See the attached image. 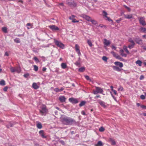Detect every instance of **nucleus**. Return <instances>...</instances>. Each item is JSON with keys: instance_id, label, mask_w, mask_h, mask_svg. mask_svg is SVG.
<instances>
[{"instance_id": "49530a36", "label": "nucleus", "mask_w": 146, "mask_h": 146, "mask_svg": "<svg viewBox=\"0 0 146 146\" xmlns=\"http://www.w3.org/2000/svg\"><path fill=\"white\" fill-rule=\"evenodd\" d=\"M103 13L104 14V15L105 16V17L107 16V15L108 14L106 12L104 11H103Z\"/></svg>"}, {"instance_id": "dca6fc26", "label": "nucleus", "mask_w": 146, "mask_h": 146, "mask_svg": "<svg viewBox=\"0 0 146 146\" xmlns=\"http://www.w3.org/2000/svg\"><path fill=\"white\" fill-rule=\"evenodd\" d=\"M104 43L106 46H108L110 45V42L106 39H104Z\"/></svg>"}, {"instance_id": "f704fd0d", "label": "nucleus", "mask_w": 146, "mask_h": 146, "mask_svg": "<svg viewBox=\"0 0 146 146\" xmlns=\"http://www.w3.org/2000/svg\"><path fill=\"white\" fill-rule=\"evenodd\" d=\"M123 88L121 86H120L118 89V91H123Z\"/></svg>"}, {"instance_id": "9b49d317", "label": "nucleus", "mask_w": 146, "mask_h": 146, "mask_svg": "<svg viewBox=\"0 0 146 146\" xmlns=\"http://www.w3.org/2000/svg\"><path fill=\"white\" fill-rule=\"evenodd\" d=\"M48 27L53 31L58 30L59 29L58 27L54 25L49 26Z\"/></svg>"}, {"instance_id": "2f4dec72", "label": "nucleus", "mask_w": 146, "mask_h": 146, "mask_svg": "<svg viewBox=\"0 0 146 146\" xmlns=\"http://www.w3.org/2000/svg\"><path fill=\"white\" fill-rule=\"evenodd\" d=\"M128 41L129 42H130L131 44H135V43L134 42L133 40L131 38H129L128 40Z\"/></svg>"}, {"instance_id": "a19ab883", "label": "nucleus", "mask_w": 146, "mask_h": 146, "mask_svg": "<svg viewBox=\"0 0 146 146\" xmlns=\"http://www.w3.org/2000/svg\"><path fill=\"white\" fill-rule=\"evenodd\" d=\"M34 70L35 71H37L38 69V67L36 65H34L33 66Z\"/></svg>"}, {"instance_id": "0eeeda50", "label": "nucleus", "mask_w": 146, "mask_h": 146, "mask_svg": "<svg viewBox=\"0 0 146 146\" xmlns=\"http://www.w3.org/2000/svg\"><path fill=\"white\" fill-rule=\"evenodd\" d=\"M10 69L11 72H16L19 73L21 71V68L19 67H15V68L11 67Z\"/></svg>"}, {"instance_id": "f03ea898", "label": "nucleus", "mask_w": 146, "mask_h": 146, "mask_svg": "<svg viewBox=\"0 0 146 146\" xmlns=\"http://www.w3.org/2000/svg\"><path fill=\"white\" fill-rule=\"evenodd\" d=\"M39 110L40 113L42 115L45 116L48 112V110L44 105L42 106Z\"/></svg>"}, {"instance_id": "cd10ccee", "label": "nucleus", "mask_w": 146, "mask_h": 146, "mask_svg": "<svg viewBox=\"0 0 146 146\" xmlns=\"http://www.w3.org/2000/svg\"><path fill=\"white\" fill-rule=\"evenodd\" d=\"M123 49L127 54H129V52L127 50V48L126 46H123Z\"/></svg>"}, {"instance_id": "13d9d810", "label": "nucleus", "mask_w": 146, "mask_h": 146, "mask_svg": "<svg viewBox=\"0 0 146 146\" xmlns=\"http://www.w3.org/2000/svg\"><path fill=\"white\" fill-rule=\"evenodd\" d=\"M107 18V20H108V21H112V20L110 18L108 17H107V16L106 17Z\"/></svg>"}, {"instance_id": "bf43d9fd", "label": "nucleus", "mask_w": 146, "mask_h": 146, "mask_svg": "<svg viewBox=\"0 0 146 146\" xmlns=\"http://www.w3.org/2000/svg\"><path fill=\"white\" fill-rule=\"evenodd\" d=\"M8 89V87L7 86L5 87L3 89V90L4 91H6Z\"/></svg>"}, {"instance_id": "c9c22d12", "label": "nucleus", "mask_w": 146, "mask_h": 146, "mask_svg": "<svg viewBox=\"0 0 146 146\" xmlns=\"http://www.w3.org/2000/svg\"><path fill=\"white\" fill-rule=\"evenodd\" d=\"M5 82L4 80H1L0 82V85L2 86H4L5 85Z\"/></svg>"}, {"instance_id": "72a5a7b5", "label": "nucleus", "mask_w": 146, "mask_h": 146, "mask_svg": "<svg viewBox=\"0 0 146 146\" xmlns=\"http://www.w3.org/2000/svg\"><path fill=\"white\" fill-rule=\"evenodd\" d=\"M14 41H15V42L17 43H19L20 42L19 39L18 38H15L14 40Z\"/></svg>"}, {"instance_id": "2eb2a0df", "label": "nucleus", "mask_w": 146, "mask_h": 146, "mask_svg": "<svg viewBox=\"0 0 146 146\" xmlns=\"http://www.w3.org/2000/svg\"><path fill=\"white\" fill-rule=\"evenodd\" d=\"M109 141L111 142V144L112 145H115L116 144V142L115 140L112 138H109Z\"/></svg>"}, {"instance_id": "338daca9", "label": "nucleus", "mask_w": 146, "mask_h": 146, "mask_svg": "<svg viewBox=\"0 0 146 146\" xmlns=\"http://www.w3.org/2000/svg\"><path fill=\"white\" fill-rule=\"evenodd\" d=\"M98 98H100V95L96 96L95 97H94V98L96 99Z\"/></svg>"}, {"instance_id": "0e129e2a", "label": "nucleus", "mask_w": 146, "mask_h": 146, "mask_svg": "<svg viewBox=\"0 0 146 146\" xmlns=\"http://www.w3.org/2000/svg\"><path fill=\"white\" fill-rule=\"evenodd\" d=\"M81 113L83 115H86V114H85V112L84 111H82L81 112Z\"/></svg>"}, {"instance_id": "e2e57ef3", "label": "nucleus", "mask_w": 146, "mask_h": 146, "mask_svg": "<svg viewBox=\"0 0 146 146\" xmlns=\"http://www.w3.org/2000/svg\"><path fill=\"white\" fill-rule=\"evenodd\" d=\"M121 19H118V20H117L116 21L117 22V23H119L120 22V21H121Z\"/></svg>"}, {"instance_id": "e433bc0d", "label": "nucleus", "mask_w": 146, "mask_h": 146, "mask_svg": "<svg viewBox=\"0 0 146 146\" xmlns=\"http://www.w3.org/2000/svg\"><path fill=\"white\" fill-rule=\"evenodd\" d=\"M135 45V44H131L129 45L128 47L130 49L134 47Z\"/></svg>"}, {"instance_id": "603ef678", "label": "nucleus", "mask_w": 146, "mask_h": 146, "mask_svg": "<svg viewBox=\"0 0 146 146\" xmlns=\"http://www.w3.org/2000/svg\"><path fill=\"white\" fill-rule=\"evenodd\" d=\"M124 7H125V8H126V9H127V10H128L129 11H130V10H131V9H130L127 7V6H126V5H123Z\"/></svg>"}, {"instance_id": "6e6d98bb", "label": "nucleus", "mask_w": 146, "mask_h": 146, "mask_svg": "<svg viewBox=\"0 0 146 146\" xmlns=\"http://www.w3.org/2000/svg\"><path fill=\"white\" fill-rule=\"evenodd\" d=\"M76 19H73L72 20V22L73 23H78L79 22L78 21H76Z\"/></svg>"}, {"instance_id": "ea45409f", "label": "nucleus", "mask_w": 146, "mask_h": 146, "mask_svg": "<svg viewBox=\"0 0 146 146\" xmlns=\"http://www.w3.org/2000/svg\"><path fill=\"white\" fill-rule=\"evenodd\" d=\"M87 42L88 45L90 47H91L92 46V42L90 40H88L87 41Z\"/></svg>"}, {"instance_id": "4be33fe9", "label": "nucleus", "mask_w": 146, "mask_h": 146, "mask_svg": "<svg viewBox=\"0 0 146 146\" xmlns=\"http://www.w3.org/2000/svg\"><path fill=\"white\" fill-rule=\"evenodd\" d=\"M100 104L104 108H105L106 107V106L105 105V103L104 102L100 101L99 102Z\"/></svg>"}, {"instance_id": "58836bf2", "label": "nucleus", "mask_w": 146, "mask_h": 146, "mask_svg": "<svg viewBox=\"0 0 146 146\" xmlns=\"http://www.w3.org/2000/svg\"><path fill=\"white\" fill-rule=\"evenodd\" d=\"M90 21H91L93 24L94 25H95L97 23L96 21L92 19H91Z\"/></svg>"}, {"instance_id": "a878e982", "label": "nucleus", "mask_w": 146, "mask_h": 146, "mask_svg": "<svg viewBox=\"0 0 146 146\" xmlns=\"http://www.w3.org/2000/svg\"><path fill=\"white\" fill-rule=\"evenodd\" d=\"M36 127L38 129H41L42 127L41 123L40 122H38L36 124Z\"/></svg>"}, {"instance_id": "5fc2aeb1", "label": "nucleus", "mask_w": 146, "mask_h": 146, "mask_svg": "<svg viewBox=\"0 0 146 146\" xmlns=\"http://www.w3.org/2000/svg\"><path fill=\"white\" fill-rule=\"evenodd\" d=\"M59 142L63 145H64L65 144V143L64 141L63 140H60Z\"/></svg>"}, {"instance_id": "79ce46f5", "label": "nucleus", "mask_w": 146, "mask_h": 146, "mask_svg": "<svg viewBox=\"0 0 146 146\" xmlns=\"http://www.w3.org/2000/svg\"><path fill=\"white\" fill-rule=\"evenodd\" d=\"M105 130L104 128L103 127H101L99 129V131L100 132H103Z\"/></svg>"}, {"instance_id": "473e14b6", "label": "nucleus", "mask_w": 146, "mask_h": 146, "mask_svg": "<svg viewBox=\"0 0 146 146\" xmlns=\"http://www.w3.org/2000/svg\"><path fill=\"white\" fill-rule=\"evenodd\" d=\"M85 69V68L84 67H82L79 68L78 69V71L81 72H83L84 71Z\"/></svg>"}, {"instance_id": "09e8293b", "label": "nucleus", "mask_w": 146, "mask_h": 146, "mask_svg": "<svg viewBox=\"0 0 146 146\" xmlns=\"http://www.w3.org/2000/svg\"><path fill=\"white\" fill-rule=\"evenodd\" d=\"M29 76V73L25 74L24 75V76L25 78H27Z\"/></svg>"}, {"instance_id": "f3484780", "label": "nucleus", "mask_w": 146, "mask_h": 146, "mask_svg": "<svg viewBox=\"0 0 146 146\" xmlns=\"http://www.w3.org/2000/svg\"><path fill=\"white\" fill-rule=\"evenodd\" d=\"M115 65L118 66L120 68H122L123 66V65L122 63L119 62H115L114 63Z\"/></svg>"}, {"instance_id": "680f3d73", "label": "nucleus", "mask_w": 146, "mask_h": 146, "mask_svg": "<svg viewBox=\"0 0 146 146\" xmlns=\"http://www.w3.org/2000/svg\"><path fill=\"white\" fill-rule=\"evenodd\" d=\"M111 48L112 49H114L115 50L116 48V47L113 45L111 46Z\"/></svg>"}, {"instance_id": "4d7b16f0", "label": "nucleus", "mask_w": 146, "mask_h": 146, "mask_svg": "<svg viewBox=\"0 0 146 146\" xmlns=\"http://www.w3.org/2000/svg\"><path fill=\"white\" fill-rule=\"evenodd\" d=\"M144 78V76L143 75H141L140 76L139 79L140 80H142Z\"/></svg>"}, {"instance_id": "4468645a", "label": "nucleus", "mask_w": 146, "mask_h": 146, "mask_svg": "<svg viewBox=\"0 0 146 146\" xmlns=\"http://www.w3.org/2000/svg\"><path fill=\"white\" fill-rule=\"evenodd\" d=\"M134 40L138 44H141L142 43V40L138 37L135 38Z\"/></svg>"}, {"instance_id": "39448f33", "label": "nucleus", "mask_w": 146, "mask_h": 146, "mask_svg": "<svg viewBox=\"0 0 146 146\" xmlns=\"http://www.w3.org/2000/svg\"><path fill=\"white\" fill-rule=\"evenodd\" d=\"M103 92L102 89L98 87H96V90L93 91V93L94 94H97L98 93L102 94Z\"/></svg>"}, {"instance_id": "de8ad7c7", "label": "nucleus", "mask_w": 146, "mask_h": 146, "mask_svg": "<svg viewBox=\"0 0 146 146\" xmlns=\"http://www.w3.org/2000/svg\"><path fill=\"white\" fill-rule=\"evenodd\" d=\"M54 91L56 92H60L59 89L58 88H56L54 89Z\"/></svg>"}, {"instance_id": "774afa93", "label": "nucleus", "mask_w": 146, "mask_h": 146, "mask_svg": "<svg viewBox=\"0 0 146 146\" xmlns=\"http://www.w3.org/2000/svg\"><path fill=\"white\" fill-rule=\"evenodd\" d=\"M64 90V88L63 87H61L60 89H59L60 92L63 91Z\"/></svg>"}, {"instance_id": "f257e3e1", "label": "nucleus", "mask_w": 146, "mask_h": 146, "mask_svg": "<svg viewBox=\"0 0 146 146\" xmlns=\"http://www.w3.org/2000/svg\"><path fill=\"white\" fill-rule=\"evenodd\" d=\"M62 124L66 125H72L76 123V121L74 119L64 115H62L60 118Z\"/></svg>"}, {"instance_id": "c756f323", "label": "nucleus", "mask_w": 146, "mask_h": 146, "mask_svg": "<svg viewBox=\"0 0 146 146\" xmlns=\"http://www.w3.org/2000/svg\"><path fill=\"white\" fill-rule=\"evenodd\" d=\"M103 145L101 141H99L98 142L96 146H101Z\"/></svg>"}, {"instance_id": "20e7f679", "label": "nucleus", "mask_w": 146, "mask_h": 146, "mask_svg": "<svg viewBox=\"0 0 146 146\" xmlns=\"http://www.w3.org/2000/svg\"><path fill=\"white\" fill-rule=\"evenodd\" d=\"M66 4L71 7H76L77 6V3L72 0H67Z\"/></svg>"}, {"instance_id": "bb28decb", "label": "nucleus", "mask_w": 146, "mask_h": 146, "mask_svg": "<svg viewBox=\"0 0 146 146\" xmlns=\"http://www.w3.org/2000/svg\"><path fill=\"white\" fill-rule=\"evenodd\" d=\"M140 30L142 32L146 33V28L141 27L140 28Z\"/></svg>"}, {"instance_id": "4c0bfd02", "label": "nucleus", "mask_w": 146, "mask_h": 146, "mask_svg": "<svg viewBox=\"0 0 146 146\" xmlns=\"http://www.w3.org/2000/svg\"><path fill=\"white\" fill-rule=\"evenodd\" d=\"M2 31L5 33H7V28L6 27H4L2 28Z\"/></svg>"}, {"instance_id": "a211bd4d", "label": "nucleus", "mask_w": 146, "mask_h": 146, "mask_svg": "<svg viewBox=\"0 0 146 146\" xmlns=\"http://www.w3.org/2000/svg\"><path fill=\"white\" fill-rule=\"evenodd\" d=\"M113 68L114 70L118 72H120L123 70L122 69L120 68L119 67L115 66H113Z\"/></svg>"}, {"instance_id": "8fccbe9b", "label": "nucleus", "mask_w": 146, "mask_h": 146, "mask_svg": "<svg viewBox=\"0 0 146 146\" xmlns=\"http://www.w3.org/2000/svg\"><path fill=\"white\" fill-rule=\"evenodd\" d=\"M140 98L142 100H144L145 99V96L144 95H142L140 96Z\"/></svg>"}, {"instance_id": "c85d7f7f", "label": "nucleus", "mask_w": 146, "mask_h": 146, "mask_svg": "<svg viewBox=\"0 0 146 146\" xmlns=\"http://www.w3.org/2000/svg\"><path fill=\"white\" fill-rule=\"evenodd\" d=\"M13 125V124L11 122H9L8 124L6 125V127L7 128H9L10 127H12Z\"/></svg>"}, {"instance_id": "f8f14e48", "label": "nucleus", "mask_w": 146, "mask_h": 146, "mask_svg": "<svg viewBox=\"0 0 146 146\" xmlns=\"http://www.w3.org/2000/svg\"><path fill=\"white\" fill-rule=\"evenodd\" d=\"M81 16L82 17L85 19L86 20L88 21H90L91 19V18L90 16L85 14H82Z\"/></svg>"}, {"instance_id": "c03bdc74", "label": "nucleus", "mask_w": 146, "mask_h": 146, "mask_svg": "<svg viewBox=\"0 0 146 146\" xmlns=\"http://www.w3.org/2000/svg\"><path fill=\"white\" fill-rule=\"evenodd\" d=\"M33 59L37 62H40L38 59L36 57H34Z\"/></svg>"}, {"instance_id": "412c9836", "label": "nucleus", "mask_w": 146, "mask_h": 146, "mask_svg": "<svg viewBox=\"0 0 146 146\" xmlns=\"http://www.w3.org/2000/svg\"><path fill=\"white\" fill-rule=\"evenodd\" d=\"M119 53L120 55L123 57H126L127 56V54L124 53V50L122 49H121L119 51Z\"/></svg>"}, {"instance_id": "423d86ee", "label": "nucleus", "mask_w": 146, "mask_h": 146, "mask_svg": "<svg viewBox=\"0 0 146 146\" xmlns=\"http://www.w3.org/2000/svg\"><path fill=\"white\" fill-rule=\"evenodd\" d=\"M139 23L140 24L143 26H145L146 25V23L145 20V18L144 17H140L138 18Z\"/></svg>"}, {"instance_id": "6e6552de", "label": "nucleus", "mask_w": 146, "mask_h": 146, "mask_svg": "<svg viewBox=\"0 0 146 146\" xmlns=\"http://www.w3.org/2000/svg\"><path fill=\"white\" fill-rule=\"evenodd\" d=\"M69 101L73 104H76L78 102V100L76 98H70L69 99Z\"/></svg>"}, {"instance_id": "6ab92c4d", "label": "nucleus", "mask_w": 146, "mask_h": 146, "mask_svg": "<svg viewBox=\"0 0 146 146\" xmlns=\"http://www.w3.org/2000/svg\"><path fill=\"white\" fill-rule=\"evenodd\" d=\"M59 99L61 102H63L65 101L66 98L64 96H60L59 98Z\"/></svg>"}, {"instance_id": "b1692460", "label": "nucleus", "mask_w": 146, "mask_h": 146, "mask_svg": "<svg viewBox=\"0 0 146 146\" xmlns=\"http://www.w3.org/2000/svg\"><path fill=\"white\" fill-rule=\"evenodd\" d=\"M61 66L62 68L65 69L67 67L66 64L65 63H61Z\"/></svg>"}, {"instance_id": "7ed1b4c3", "label": "nucleus", "mask_w": 146, "mask_h": 146, "mask_svg": "<svg viewBox=\"0 0 146 146\" xmlns=\"http://www.w3.org/2000/svg\"><path fill=\"white\" fill-rule=\"evenodd\" d=\"M54 42L57 46L61 48L64 49V45L60 41L58 40L55 39H54Z\"/></svg>"}, {"instance_id": "1a4fd4ad", "label": "nucleus", "mask_w": 146, "mask_h": 146, "mask_svg": "<svg viewBox=\"0 0 146 146\" xmlns=\"http://www.w3.org/2000/svg\"><path fill=\"white\" fill-rule=\"evenodd\" d=\"M111 54L113 55V56L116 58L119 59L120 60L122 61L123 58L121 57L119 55L117 54L115 52L113 51L111 52Z\"/></svg>"}, {"instance_id": "393cba45", "label": "nucleus", "mask_w": 146, "mask_h": 146, "mask_svg": "<svg viewBox=\"0 0 146 146\" xmlns=\"http://www.w3.org/2000/svg\"><path fill=\"white\" fill-rule=\"evenodd\" d=\"M135 63L138 64L139 66H141L142 65V62L140 60H138L136 61Z\"/></svg>"}, {"instance_id": "ddd939ff", "label": "nucleus", "mask_w": 146, "mask_h": 146, "mask_svg": "<svg viewBox=\"0 0 146 146\" xmlns=\"http://www.w3.org/2000/svg\"><path fill=\"white\" fill-rule=\"evenodd\" d=\"M39 134L42 138H46V136L45 135V134L44 132V131L43 130H40L39 132Z\"/></svg>"}, {"instance_id": "052dcab7", "label": "nucleus", "mask_w": 146, "mask_h": 146, "mask_svg": "<svg viewBox=\"0 0 146 146\" xmlns=\"http://www.w3.org/2000/svg\"><path fill=\"white\" fill-rule=\"evenodd\" d=\"M114 93V94H115V95H117V92L115 90H113V91H112Z\"/></svg>"}, {"instance_id": "69168bd1", "label": "nucleus", "mask_w": 146, "mask_h": 146, "mask_svg": "<svg viewBox=\"0 0 146 146\" xmlns=\"http://www.w3.org/2000/svg\"><path fill=\"white\" fill-rule=\"evenodd\" d=\"M59 5H61V6H62V7H63L64 6V4L63 3H60L59 4Z\"/></svg>"}, {"instance_id": "a18cd8bd", "label": "nucleus", "mask_w": 146, "mask_h": 146, "mask_svg": "<svg viewBox=\"0 0 146 146\" xmlns=\"http://www.w3.org/2000/svg\"><path fill=\"white\" fill-rule=\"evenodd\" d=\"M74 64L77 66H79L80 65V62L79 61H77L74 63Z\"/></svg>"}, {"instance_id": "3c124183", "label": "nucleus", "mask_w": 146, "mask_h": 146, "mask_svg": "<svg viewBox=\"0 0 146 146\" xmlns=\"http://www.w3.org/2000/svg\"><path fill=\"white\" fill-rule=\"evenodd\" d=\"M85 77L86 79L88 80H90L89 76L87 75H86L85 76Z\"/></svg>"}, {"instance_id": "7c9ffc66", "label": "nucleus", "mask_w": 146, "mask_h": 146, "mask_svg": "<svg viewBox=\"0 0 146 146\" xmlns=\"http://www.w3.org/2000/svg\"><path fill=\"white\" fill-rule=\"evenodd\" d=\"M86 103V102L84 101H82L79 104V106L80 107H82L84 106Z\"/></svg>"}, {"instance_id": "37998d69", "label": "nucleus", "mask_w": 146, "mask_h": 146, "mask_svg": "<svg viewBox=\"0 0 146 146\" xmlns=\"http://www.w3.org/2000/svg\"><path fill=\"white\" fill-rule=\"evenodd\" d=\"M108 58L106 56H103L102 57V59L105 62H107Z\"/></svg>"}, {"instance_id": "aec40b11", "label": "nucleus", "mask_w": 146, "mask_h": 146, "mask_svg": "<svg viewBox=\"0 0 146 146\" xmlns=\"http://www.w3.org/2000/svg\"><path fill=\"white\" fill-rule=\"evenodd\" d=\"M124 17L127 19H131L133 18V16L132 14L131 15H125L124 14Z\"/></svg>"}, {"instance_id": "5701e85b", "label": "nucleus", "mask_w": 146, "mask_h": 146, "mask_svg": "<svg viewBox=\"0 0 146 146\" xmlns=\"http://www.w3.org/2000/svg\"><path fill=\"white\" fill-rule=\"evenodd\" d=\"M33 87L35 89H37L39 88V86L36 83H34L32 84Z\"/></svg>"}, {"instance_id": "864d4df0", "label": "nucleus", "mask_w": 146, "mask_h": 146, "mask_svg": "<svg viewBox=\"0 0 146 146\" xmlns=\"http://www.w3.org/2000/svg\"><path fill=\"white\" fill-rule=\"evenodd\" d=\"M143 109H146V106H145L143 105H141L140 106Z\"/></svg>"}, {"instance_id": "9d476101", "label": "nucleus", "mask_w": 146, "mask_h": 146, "mask_svg": "<svg viewBox=\"0 0 146 146\" xmlns=\"http://www.w3.org/2000/svg\"><path fill=\"white\" fill-rule=\"evenodd\" d=\"M75 49L76 52L78 54V56H80L81 55V53L80 52V47L77 44H76L75 45Z\"/></svg>"}]
</instances>
